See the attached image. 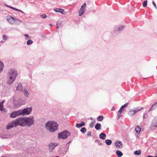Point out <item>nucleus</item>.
<instances>
[{
	"mask_svg": "<svg viewBox=\"0 0 157 157\" xmlns=\"http://www.w3.org/2000/svg\"><path fill=\"white\" fill-rule=\"evenodd\" d=\"M8 7H10V8L12 9H13V8H13L12 7L10 6H8Z\"/></svg>",
	"mask_w": 157,
	"mask_h": 157,
	"instance_id": "obj_44",
	"label": "nucleus"
},
{
	"mask_svg": "<svg viewBox=\"0 0 157 157\" xmlns=\"http://www.w3.org/2000/svg\"><path fill=\"white\" fill-rule=\"evenodd\" d=\"M88 135L89 136H90L91 135V132H89L88 133Z\"/></svg>",
	"mask_w": 157,
	"mask_h": 157,
	"instance_id": "obj_42",
	"label": "nucleus"
},
{
	"mask_svg": "<svg viewBox=\"0 0 157 157\" xmlns=\"http://www.w3.org/2000/svg\"><path fill=\"white\" fill-rule=\"evenodd\" d=\"M86 129L84 127H83L82 128V129H81V132L83 133H84L86 131Z\"/></svg>",
	"mask_w": 157,
	"mask_h": 157,
	"instance_id": "obj_30",
	"label": "nucleus"
},
{
	"mask_svg": "<svg viewBox=\"0 0 157 157\" xmlns=\"http://www.w3.org/2000/svg\"><path fill=\"white\" fill-rule=\"evenodd\" d=\"M69 135V133L67 132H63L58 134V138L60 139H65Z\"/></svg>",
	"mask_w": 157,
	"mask_h": 157,
	"instance_id": "obj_4",
	"label": "nucleus"
},
{
	"mask_svg": "<svg viewBox=\"0 0 157 157\" xmlns=\"http://www.w3.org/2000/svg\"><path fill=\"white\" fill-rule=\"evenodd\" d=\"M90 119H91L92 120H93V119H92V118H90Z\"/></svg>",
	"mask_w": 157,
	"mask_h": 157,
	"instance_id": "obj_48",
	"label": "nucleus"
},
{
	"mask_svg": "<svg viewBox=\"0 0 157 157\" xmlns=\"http://www.w3.org/2000/svg\"><path fill=\"white\" fill-rule=\"evenodd\" d=\"M3 101H2L0 103V110L2 112H5V109L3 108Z\"/></svg>",
	"mask_w": 157,
	"mask_h": 157,
	"instance_id": "obj_19",
	"label": "nucleus"
},
{
	"mask_svg": "<svg viewBox=\"0 0 157 157\" xmlns=\"http://www.w3.org/2000/svg\"><path fill=\"white\" fill-rule=\"evenodd\" d=\"M94 125V122H92L90 124V126L91 127H93Z\"/></svg>",
	"mask_w": 157,
	"mask_h": 157,
	"instance_id": "obj_35",
	"label": "nucleus"
},
{
	"mask_svg": "<svg viewBox=\"0 0 157 157\" xmlns=\"http://www.w3.org/2000/svg\"><path fill=\"white\" fill-rule=\"evenodd\" d=\"M4 5H5V6H6V7H8V6H8L7 5H6V4H4Z\"/></svg>",
	"mask_w": 157,
	"mask_h": 157,
	"instance_id": "obj_46",
	"label": "nucleus"
},
{
	"mask_svg": "<svg viewBox=\"0 0 157 157\" xmlns=\"http://www.w3.org/2000/svg\"><path fill=\"white\" fill-rule=\"evenodd\" d=\"M25 36H26V39H27V40H28V39H29L30 38V37L29 36V35H25Z\"/></svg>",
	"mask_w": 157,
	"mask_h": 157,
	"instance_id": "obj_36",
	"label": "nucleus"
},
{
	"mask_svg": "<svg viewBox=\"0 0 157 157\" xmlns=\"http://www.w3.org/2000/svg\"><path fill=\"white\" fill-rule=\"evenodd\" d=\"M153 156H151V155H148L147 157H153Z\"/></svg>",
	"mask_w": 157,
	"mask_h": 157,
	"instance_id": "obj_45",
	"label": "nucleus"
},
{
	"mask_svg": "<svg viewBox=\"0 0 157 157\" xmlns=\"http://www.w3.org/2000/svg\"><path fill=\"white\" fill-rule=\"evenodd\" d=\"M134 154L135 155H137V151H136L134 152Z\"/></svg>",
	"mask_w": 157,
	"mask_h": 157,
	"instance_id": "obj_41",
	"label": "nucleus"
},
{
	"mask_svg": "<svg viewBox=\"0 0 157 157\" xmlns=\"http://www.w3.org/2000/svg\"><path fill=\"white\" fill-rule=\"evenodd\" d=\"M18 125L24 126L25 125V118H20L15 121Z\"/></svg>",
	"mask_w": 157,
	"mask_h": 157,
	"instance_id": "obj_6",
	"label": "nucleus"
},
{
	"mask_svg": "<svg viewBox=\"0 0 157 157\" xmlns=\"http://www.w3.org/2000/svg\"><path fill=\"white\" fill-rule=\"evenodd\" d=\"M106 144L107 145H110L112 143V141L109 140H107L105 141Z\"/></svg>",
	"mask_w": 157,
	"mask_h": 157,
	"instance_id": "obj_25",
	"label": "nucleus"
},
{
	"mask_svg": "<svg viewBox=\"0 0 157 157\" xmlns=\"http://www.w3.org/2000/svg\"><path fill=\"white\" fill-rule=\"evenodd\" d=\"M55 11L56 12L60 13L62 14H64V10L63 9L60 8H55L54 9Z\"/></svg>",
	"mask_w": 157,
	"mask_h": 157,
	"instance_id": "obj_14",
	"label": "nucleus"
},
{
	"mask_svg": "<svg viewBox=\"0 0 157 157\" xmlns=\"http://www.w3.org/2000/svg\"><path fill=\"white\" fill-rule=\"evenodd\" d=\"M13 9L18 12H21L20 10L16 8H13Z\"/></svg>",
	"mask_w": 157,
	"mask_h": 157,
	"instance_id": "obj_37",
	"label": "nucleus"
},
{
	"mask_svg": "<svg viewBox=\"0 0 157 157\" xmlns=\"http://www.w3.org/2000/svg\"><path fill=\"white\" fill-rule=\"evenodd\" d=\"M57 144L56 143H50L49 145V148L50 151H52L55 147L57 146Z\"/></svg>",
	"mask_w": 157,
	"mask_h": 157,
	"instance_id": "obj_12",
	"label": "nucleus"
},
{
	"mask_svg": "<svg viewBox=\"0 0 157 157\" xmlns=\"http://www.w3.org/2000/svg\"><path fill=\"white\" fill-rule=\"evenodd\" d=\"M147 0L143 2V6L144 7H145L147 6Z\"/></svg>",
	"mask_w": 157,
	"mask_h": 157,
	"instance_id": "obj_28",
	"label": "nucleus"
},
{
	"mask_svg": "<svg viewBox=\"0 0 157 157\" xmlns=\"http://www.w3.org/2000/svg\"><path fill=\"white\" fill-rule=\"evenodd\" d=\"M32 109L31 108H29L26 109H24L23 110L22 112H21V114L23 115H28L32 111Z\"/></svg>",
	"mask_w": 157,
	"mask_h": 157,
	"instance_id": "obj_9",
	"label": "nucleus"
},
{
	"mask_svg": "<svg viewBox=\"0 0 157 157\" xmlns=\"http://www.w3.org/2000/svg\"><path fill=\"white\" fill-rule=\"evenodd\" d=\"M22 86L21 84H19L17 86V87L16 90L18 91H21L22 90Z\"/></svg>",
	"mask_w": 157,
	"mask_h": 157,
	"instance_id": "obj_18",
	"label": "nucleus"
},
{
	"mask_svg": "<svg viewBox=\"0 0 157 157\" xmlns=\"http://www.w3.org/2000/svg\"><path fill=\"white\" fill-rule=\"evenodd\" d=\"M95 127L97 130H99L101 128V125L100 124L97 123L95 125Z\"/></svg>",
	"mask_w": 157,
	"mask_h": 157,
	"instance_id": "obj_22",
	"label": "nucleus"
},
{
	"mask_svg": "<svg viewBox=\"0 0 157 157\" xmlns=\"http://www.w3.org/2000/svg\"><path fill=\"white\" fill-rule=\"evenodd\" d=\"M152 4H153V6H154L155 7V8L156 9H157V7L156 6V4H155V3L154 1H152Z\"/></svg>",
	"mask_w": 157,
	"mask_h": 157,
	"instance_id": "obj_34",
	"label": "nucleus"
},
{
	"mask_svg": "<svg viewBox=\"0 0 157 157\" xmlns=\"http://www.w3.org/2000/svg\"><path fill=\"white\" fill-rule=\"evenodd\" d=\"M116 155L118 157H121L122 156L123 154L121 151H116Z\"/></svg>",
	"mask_w": 157,
	"mask_h": 157,
	"instance_id": "obj_23",
	"label": "nucleus"
},
{
	"mask_svg": "<svg viewBox=\"0 0 157 157\" xmlns=\"http://www.w3.org/2000/svg\"><path fill=\"white\" fill-rule=\"evenodd\" d=\"M148 117V115L147 113H145L143 116V118H147Z\"/></svg>",
	"mask_w": 157,
	"mask_h": 157,
	"instance_id": "obj_31",
	"label": "nucleus"
},
{
	"mask_svg": "<svg viewBox=\"0 0 157 157\" xmlns=\"http://www.w3.org/2000/svg\"><path fill=\"white\" fill-rule=\"evenodd\" d=\"M16 72L12 70L9 71L7 76V83L11 84L13 82L17 76Z\"/></svg>",
	"mask_w": 157,
	"mask_h": 157,
	"instance_id": "obj_2",
	"label": "nucleus"
},
{
	"mask_svg": "<svg viewBox=\"0 0 157 157\" xmlns=\"http://www.w3.org/2000/svg\"><path fill=\"white\" fill-rule=\"evenodd\" d=\"M32 42H33V41H32V40H28L27 41V44L28 45H29V44L32 43Z\"/></svg>",
	"mask_w": 157,
	"mask_h": 157,
	"instance_id": "obj_33",
	"label": "nucleus"
},
{
	"mask_svg": "<svg viewBox=\"0 0 157 157\" xmlns=\"http://www.w3.org/2000/svg\"><path fill=\"white\" fill-rule=\"evenodd\" d=\"M136 113V110H130L128 113V114L130 116H132L134 115Z\"/></svg>",
	"mask_w": 157,
	"mask_h": 157,
	"instance_id": "obj_21",
	"label": "nucleus"
},
{
	"mask_svg": "<svg viewBox=\"0 0 157 157\" xmlns=\"http://www.w3.org/2000/svg\"><path fill=\"white\" fill-rule=\"evenodd\" d=\"M99 137L101 139L105 140L106 137V135L104 133H102L100 135Z\"/></svg>",
	"mask_w": 157,
	"mask_h": 157,
	"instance_id": "obj_17",
	"label": "nucleus"
},
{
	"mask_svg": "<svg viewBox=\"0 0 157 157\" xmlns=\"http://www.w3.org/2000/svg\"><path fill=\"white\" fill-rule=\"evenodd\" d=\"M41 17L43 18H45L46 17V15L45 14H43L41 15Z\"/></svg>",
	"mask_w": 157,
	"mask_h": 157,
	"instance_id": "obj_32",
	"label": "nucleus"
},
{
	"mask_svg": "<svg viewBox=\"0 0 157 157\" xmlns=\"http://www.w3.org/2000/svg\"><path fill=\"white\" fill-rule=\"evenodd\" d=\"M58 28V26H57V28Z\"/></svg>",
	"mask_w": 157,
	"mask_h": 157,
	"instance_id": "obj_50",
	"label": "nucleus"
},
{
	"mask_svg": "<svg viewBox=\"0 0 157 157\" xmlns=\"http://www.w3.org/2000/svg\"><path fill=\"white\" fill-rule=\"evenodd\" d=\"M6 35H4L3 36V38L4 39H6Z\"/></svg>",
	"mask_w": 157,
	"mask_h": 157,
	"instance_id": "obj_39",
	"label": "nucleus"
},
{
	"mask_svg": "<svg viewBox=\"0 0 157 157\" xmlns=\"http://www.w3.org/2000/svg\"><path fill=\"white\" fill-rule=\"evenodd\" d=\"M157 108V102L153 104L151 107L148 110V111L149 112L151 111H152L154 109H155Z\"/></svg>",
	"mask_w": 157,
	"mask_h": 157,
	"instance_id": "obj_16",
	"label": "nucleus"
},
{
	"mask_svg": "<svg viewBox=\"0 0 157 157\" xmlns=\"http://www.w3.org/2000/svg\"><path fill=\"white\" fill-rule=\"evenodd\" d=\"M58 124L54 121H49L45 124V128L49 132H53L58 129Z\"/></svg>",
	"mask_w": 157,
	"mask_h": 157,
	"instance_id": "obj_1",
	"label": "nucleus"
},
{
	"mask_svg": "<svg viewBox=\"0 0 157 157\" xmlns=\"http://www.w3.org/2000/svg\"><path fill=\"white\" fill-rule=\"evenodd\" d=\"M103 119V117L102 116H100L97 118V120L98 121H101Z\"/></svg>",
	"mask_w": 157,
	"mask_h": 157,
	"instance_id": "obj_27",
	"label": "nucleus"
},
{
	"mask_svg": "<svg viewBox=\"0 0 157 157\" xmlns=\"http://www.w3.org/2000/svg\"><path fill=\"white\" fill-rule=\"evenodd\" d=\"M3 63L0 61V72H1L3 68Z\"/></svg>",
	"mask_w": 157,
	"mask_h": 157,
	"instance_id": "obj_24",
	"label": "nucleus"
},
{
	"mask_svg": "<svg viewBox=\"0 0 157 157\" xmlns=\"http://www.w3.org/2000/svg\"><path fill=\"white\" fill-rule=\"evenodd\" d=\"M25 125L29 126L33 124L34 122V118L33 117L25 118Z\"/></svg>",
	"mask_w": 157,
	"mask_h": 157,
	"instance_id": "obj_5",
	"label": "nucleus"
},
{
	"mask_svg": "<svg viewBox=\"0 0 157 157\" xmlns=\"http://www.w3.org/2000/svg\"><path fill=\"white\" fill-rule=\"evenodd\" d=\"M122 27H119V28H118V29L117 30L118 31H120V30L121 29H122Z\"/></svg>",
	"mask_w": 157,
	"mask_h": 157,
	"instance_id": "obj_40",
	"label": "nucleus"
},
{
	"mask_svg": "<svg viewBox=\"0 0 157 157\" xmlns=\"http://www.w3.org/2000/svg\"><path fill=\"white\" fill-rule=\"evenodd\" d=\"M135 130L136 131V132H137V131L136 128H135Z\"/></svg>",
	"mask_w": 157,
	"mask_h": 157,
	"instance_id": "obj_47",
	"label": "nucleus"
},
{
	"mask_svg": "<svg viewBox=\"0 0 157 157\" xmlns=\"http://www.w3.org/2000/svg\"><path fill=\"white\" fill-rule=\"evenodd\" d=\"M143 109L142 108H138V111L140 110H141V109Z\"/></svg>",
	"mask_w": 157,
	"mask_h": 157,
	"instance_id": "obj_43",
	"label": "nucleus"
},
{
	"mask_svg": "<svg viewBox=\"0 0 157 157\" xmlns=\"http://www.w3.org/2000/svg\"><path fill=\"white\" fill-rule=\"evenodd\" d=\"M21 113L19 111L14 112H13L10 115L11 117L14 118L19 115Z\"/></svg>",
	"mask_w": 157,
	"mask_h": 157,
	"instance_id": "obj_13",
	"label": "nucleus"
},
{
	"mask_svg": "<svg viewBox=\"0 0 157 157\" xmlns=\"http://www.w3.org/2000/svg\"><path fill=\"white\" fill-rule=\"evenodd\" d=\"M141 152V151L140 150H138V155H140Z\"/></svg>",
	"mask_w": 157,
	"mask_h": 157,
	"instance_id": "obj_38",
	"label": "nucleus"
},
{
	"mask_svg": "<svg viewBox=\"0 0 157 157\" xmlns=\"http://www.w3.org/2000/svg\"><path fill=\"white\" fill-rule=\"evenodd\" d=\"M8 22L11 24H17L21 23L20 20L14 18L11 16H8L6 17Z\"/></svg>",
	"mask_w": 157,
	"mask_h": 157,
	"instance_id": "obj_3",
	"label": "nucleus"
},
{
	"mask_svg": "<svg viewBox=\"0 0 157 157\" xmlns=\"http://www.w3.org/2000/svg\"><path fill=\"white\" fill-rule=\"evenodd\" d=\"M86 4L85 3H84L83 5L82 6L81 9L78 12L79 16H81L84 13L86 8Z\"/></svg>",
	"mask_w": 157,
	"mask_h": 157,
	"instance_id": "obj_10",
	"label": "nucleus"
},
{
	"mask_svg": "<svg viewBox=\"0 0 157 157\" xmlns=\"http://www.w3.org/2000/svg\"><path fill=\"white\" fill-rule=\"evenodd\" d=\"M127 104H126L122 105L120 108L119 110L118 111V118H119L121 116V114L123 110V109L125 108L127 106Z\"/></svg>",
	"mask_w": 157,
	"mask_h": 157,
	"instance_id": "obj_11",
	"label": "nucleus"
},
{
	"mask_svg": "<svg viewBox=\"0 0 157 157\" xmlns=\"http://www.w3.org/2000/svg\"><path fill=\"white\" fill-rule=\"evenodd\" d=\"M116 146L118 148H120L122 147L121 142L120 141H117L115 143Z\"/></svg>",
	"mask_w": 157,
	"mask_h": 157,
	"instance_id": "obj_15",
	"label": "nucleus"
},
{
	"mask_svg": "<svg viewBox=\"0 0 157 157\" xmlns=\"http://www.w3.org/2000/svg\"><path fill=\"white\" fill-rule=\"evenodd\" d=\"M157 127V117L155 118L153 121L150 128L152 129H154Z\"/></svg>",
	"mask_w": 157,
	"mask_h": 157,
	"instance_id": "obj_7",
	"label": "nucleus"
},
{
	"mask_svg": "<svg viewBox=\"0 0 157 157\" xmlns=\"http://www.w3.org/2000/svg\"><path fill=\"white\" fill-rule=\"evenodd\" d=\"M24 94L26 96H28L29 95V93L28 92L27 90L26 89H25L24 90Z\"/></svg>",
	"mask_w": 157,
	"mask_h": 157,
	"instance_id": "obj_29",
	"label": "nucleus"
},
{
	"mask_svg": "<svg viewBox=\"0 0 157 157\" xmlns=\"http://www.w3.org/2000/svg\"><path fill=\"white\" fill-rule=\"evenodd\" d=\"M138 134L140 132L143 131L144 129L143 128H140L139 126H138Z\"/></svg>",
	"mask_w": 157,
	"mask_h": 157,
	"instance_id": "obj_26",
	"label": "nucleus"
},
{
	"mask_svg": "<svg viewBox=\"0 0 157 157\" xmlns=\"http://www.w3.org/2000/svg\"><path fill=\"white\" fill-rule=\"evenodd\" d=\"M85 123L84 122L82 121L81 123L80 124H76V127L79 128L84 126Z\"/></svg>",
	"mask_w": 157,
	"mask_h": 157,
	"instance_id": "obj_20",
	"label": "nucleus"
},
{
	"mask_svg": "<svg viewBox=\"0 0 157 157\" xmlns=\"http://www.w3.org/2000/svg\"><path fill=\"white\" fill-rule=\"evenodd\" d=\"M157 157V156H155V157Z\"/></svg>",
	"mask_w": 157,
	"mask_h": 157,
	"instance_id": "obj_49",
	"label": "nucleus"
},
{
	"mask_svg": "<svg viewBox=\"0 0 157 157\" xmlns=\"http://www.w3.org/2000/svg\"><path fill=\"white\" fill-rule=\"evenodd\" d=\"M17 125H18V124H17V122H16L15 121H13L8 124L7 125L6 128L7 129H9L14 127H16Z\"/></svg>",
	"mask_w": 157,
	"mask_h": 157,
	"instance_id": "obj_8",
	"label": "nucleus"
}]
</instances>
